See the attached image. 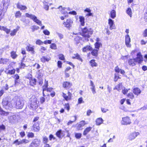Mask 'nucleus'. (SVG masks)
I'll return each instance as SVG.
<instances>
[{
    "label": "nucleus",
    "instance_id": "423d86ee",
    "mask_svg": "<svg viewBox=\"0 0 147 147\" xmlns=\"http://www.w3.org/2000/svg\"><path fill=\"white\" fill-rule=\"evenodd\" d=\"M3 107L6 109H9L12 107L11 102L7 100L6 99H4L2 102Z\"/></svg>",
    "mask_w": 147,
    "mask_h": 147
},
{
    "label": "nucleus",
    "instance_id": "e433bc0d",
    "mask_svg": "<svg viewBox=\"0 0 147 147\" xmlns=\"http://www.w3.org/2000/svg\"><path fill=\"white\" fill-rule=\"evenodd\" d=\"M49 141L48 138L46 136H44L43 138L42 142L44 144H47Z\"/></svg>",
    "mask_w": 147,
    "mask_h": 147
},
{
    "label": "nucleus",
    "instance_id": "338daca9",
    "mask_svg": "<svg viewBox=\"0 0 147 147\" xmlns=\"http://www.w3.org/2000/svg\"><path fill=\"white\" fill-rule=\"evenodd\" d=\"M38 82L39 83V84L40 86L42 85L43 83V80L42 79H38Z\"/></svg>",
    "mask_w": 147,
    "mask_h": 147
},
{
    "label": "nucleus",
    "instance_id": "0e129e2a",
    "mask_svg": "<svg viewBox=\"0 0 147 147\" xmlns=\"http://www.w3.org/2000/svg\"><path fill=\"white\" fill-rule=\"evenodd\" d=\"M49 140H51L52 139L54 140L56 139V138L54 137L53 136L52 134H50L49 136Z\"/></svg>",
    "mask_w": 147,
    "mask_h": 147
},
{
    "label": "nucleus",
    "instance_id": "ea45409f",
    "mask_svg": "<svg viewBox=\"0 0 147 147\" xmlns=\"http://www.w3.org/2000/svg\"><path fill=\"white\" fill-rule=\"evenodd\" d=\"M62 130H59L58 131H57L56 134V136L59 138H61V134Z\"/></svg>",
    "mask_w": 147,
    "mask_h": 147
},
{
    "label": "nucleus",
    "instance_id": "412c9836",
    "mask_svg": "<svg viewBox=\"0 0 147 147\" xmlns=\"http://www.w3.org/2000/svg\"><path fill=\"white\" fill-rule=\"evenodd\" d=\"M92 48L90 46L87 45L83 48L82 51L83 52H86L88 51H91Z\"/></svg>",
    "mask_w": 147,
    "mask_h": 147
},
{
    "label": "nucleus",
    "instance_id": "ddd939ff",
    "mask_svg": "<svg viewBox=\"0 0 147 147\" xmlns=\"http://www.w3.org/2000/svg\"><path fill=\"white\" fill-rule=\"evenodd\" d=\"M71 94L70 92H68V95L66 94L63 93V96L65 98V100L68 101L71 99Z\"/></svg>",
    "mask_w": 147,
    "mask_h": 147
},
{
    "label": "nucleus",
    "instance_id": "aec40b11",
    "mask_svg": "<svg viewBox=\"0 0 147 147\" xmlns=\"http://www.w3.org/2000/svg\"><path fill=\"white\" fill-rule=\"evenodd\" d=\"M48 86V81H46V80H45V83L44 85V86H43V96H45L46 95L45 94V91H46V88Z\"/></svg>",
    "mask_w": 147,
    "mask_h": 147
},
{
    "label": "nucleus",
    "instance_id": "09e8293b",
    "mask_svg": "<svg viewBox=\"0 0 147 147\" xmlns=\"http://www.w3.org/2000/svg\"><path fill=\"white\" fill-rule=\"evenodd\" d=\"M20 140L22 144H26L29 142V140L26 139H24Z\"/></svg>",
    "mask_w": 147,
    "mask_h": 147
},
{
    "label": "nucleus",
    "instance_id": "4468645a",
    "mask_svg": "<svg viewBox=\"0 0 147 147\" xmlns=\"http://www.w3.org/2000/svg\"><path fill=\"white\" fill-rule=\"evenodd\" d=\"M125 44L128 47H130L129 43L130 42V38L128 34H127L125 36Z\"/></svg>",
    "mask_w": 147,
    "mask_h": 147
},
{
    "label": "nucleus",
    "instance_id": "7c9ffc66",
    "mask_svg": "<svg viewBox=\"0 0 147 147\" xmlns=\"http://www.w3.org/2000/svg\"><path fill=\"white\" fill-rule=\"evenodd\" d=\"M72 58L73 59H76L82 61V59L80 57V55L78 53L74 54V56L72 57Z\"/></svg>",
    "mask_w": 147,
    "mask_h": 147
},
{
    "label": "nucleus",
    "instance_id": "4c0bfd02",
    "mask_svg": "<svg viewBox=\"0 0 147 147\" xmlns=\"http://www.w3.org/2000/svg\"><path fill=\"white\" fill-rule=\"evenodd\" d=\"M11 56L13 59H15L17 57V55L16 54V53L15 52L13 51L11 52Z\"/></svg>",
    "mask_w": 147,
    "mask_h": 147
},
{
    "label": "nucleus",
    "instance_id": "58836bf2",
    "mask_svg": "<svg viewBox=\"0 0 147 147\" xmlns=\"http://www.w3.org/2000/svg\"><path fill=\"white\" fill-rule=\"evenodd\" d=\"M13 144H15L16 145H19L22 144L21 140L19 141L18 139L15 141Z\"/></svg>",
    "mask_w": 147,
    "mask_h": 147
},
{
    "label": "nucleus",
    "instance_id": "8fccbe9b",
    "mask_svg": "<svg viewBox=\"0 0 147 147\" xmlns=\"http://www.w3.org/2000/svg\"><path fill=\"white\" fill-rule=\"evenodd\" d=\"M18 30L17 29H14L10 33V35L11 36H13L16 35Z\"/></svg>",
    "mask_w": 147,
    "mask_h": 147
},
{
    "label": "nucleus",
    "instance_id": "9d476101",
    "mask_svg": "<svg viewBox=\"0 0 147 147\" xmlns=\"http://www.w3.org/2000/svg\"><path fill=\"white\" fill-rule=\"evenodd\" d=\"M73 23V21L70 19H67L65 22L63 23L64 25L67 28H69L71 26Z\"/></svg>",
    "mask_w": 147,
    "mask_h": 147
},
{
    "label": "nucleus",
    "instance_id": "f8f14e48",
    "mask_svg": "<svg viewBox=\"0 0 147 147\" xmlns=\"http://www.w3.org/2000/svg\"><path fill=\"white\" fill-rule=\"evenodd\" d=\"M139 134V133L138 132L133 133L129 136V139L130 140H132L134 139Z\"/></svg>",
    "mask_w": 147,
    "mask_h": 147
},
{
    "label": "nucleus",
    "instance_id": "5fc2aeb1",
    "mask_svg": "<svg viewBox=\"0 0 147 147\" xmlns=\"http://www.w3.org/2000/svg\"><path fill=\"white\" fill-rule=\"evenodd\" d=\"M147 109V105H145L143 107L139 109L138 110H144Z\"/></svg>",
    "mask_w": 147,
    "mask_h": 147
},
{
    "label": "nucleus",
    "instance_id": "f03ea898",
    "mask_svg": "<svg viewBox=\"0 0 147 147\" xmlns=\"http://www.w3.org/2000/svg\"><path fill=\"white\" fill-rule=\"evenodd\" d=\"M28 107L30 109L33 110H36L38 107L37 98H34L32 99Z\"/></svg>",
    "mask_w": 147,
    "mask_h": 147
},
{
    "label": "nucleus",
    "instance_id": "0eeeda50",
    "mask_svg": "<svg viewBox=\"0 0 147 147\" xmlns=\"http://www.w3.org/2000/svg\"><path fill=\"white\" fill-rule=\"evenodd\" d=\"M40 140L39 139H34L30 145L29 147H37L39 146Z\"/></svg>",
    "mask_w": 147,
    "mask_h": 147
},
{
    "label": "nucleus",
    "instance_id": "c9c22d12",
    "mask_svg": "<svg viewBox=\"0 0 147 147\" xmlns=\"http://www.w3.org/2000/svg\"><path fill=\"white\" fill-rule=\"evenodd\" d=\"M126 13L130 17L132 16V12L131 9L130 8H128L126 11Z\"/></svg>",
    "mask_w": 147,
    "mask_h": 147
},
{
    "label": "nucleus",
    "instance_id": "79ce46f5",
    "mask_svg": "<svg viewBox=\"0 0 147 147\" xmlns=\"http://www.w3.org/2000/svg\"><path fill=\"white\" fill-rule=\"evenodd\" d=\"M27 136L29 138H33L34 137V134L32 132H29L28 133Z\"/></svg>",
    "mask_w": 147,
    "mask_h": 147
},
{
    "label": "nucleus",
    "instance_id": "052dcab7",
    "mask_svg": "<svg viewBox=\"0 0 147 147\" xmlns=\"http://www.w3.org/2000/svg\"><path fill=\"white\" fill-rule=\"evenodd\" d=\"M56 34L59 37L60 39H61L63 38V35L59 33L58 32H57Z\"/></svg>",
    "mask_w": 147,
    "mask_h": 147
},
{
    "label": "nucleus",
    "instance_id": "a18cd8bd",
    "mask_svg": "<svg viewBox=\"0 0 147 147\" xmlns=\"http://www.w3.org/2000/svg\"><path fill=\"white\" fill-rule=\"evenodd\" d=\"M130 90V88L128 89H127L125 88L124 87V88L122 90V92L124 94H125L128 91Z\"/></svg>",
    "mask_w": 147,
    "mask_h": 147
},
{
    "label": "nucleus",
    "instance_id": "a19ab883",
    "mask_svg": "<svg viewBox=\"0 0 147 147\" xmlns=\"http://www.w3.org/2000/svg\"><path fill=\"white\" fill-rule=\"evenodd\" d=\"M127 96L128 97L130 98L131 99H133L134 98V95L132 93H128L127 94Z\"/></svg>",
    "mask_w": 147,
    "mask_h": 147
},
{
    "label": "nucleus",
    "instance_id": "c756f323",
    "mask_svg": "<svg viewBox=\"0 0 147 147\" xmlns=\"http://www.w3.org/2000/svg\"><path fill=\"white\" fill-rule=\"evenodd\" d=\"M26 49L27 51L31 52L33 54L34 53V48L32 47H30V45L29 46H27L26 47Z\"/></svg>",
    "mask_w": 147,
    "mask_h": 147
},
{
    "label": "nucleus",
    "instance_id": "9b49d317",
    "mask_svg": "<svg viewBox=\"0 0 147 147\" xmlns=\"http://www.w3.org/2000/svg\"><path fill=\"white\" fill-rule=\"evenodd\" d=\"M29 80V82L30 85L32 86H34L36 85V80L32 77V76L31 74L29 75V77L28 78Z\"/></svg>",
    "mask_w": 147,
    "mask_h": 147
},
{
    "label": "nucleus",
    "instance_id": "774afa93",
    "mask_svg": "<svg viewBox=\"0 0 147 147\" xmlns=\"http://www.w3.org/2000/svg\"><path fill=\"white\" fill-rule=\"evenodd\" d=\"M59 59L63 60L64 59V57L62 54H60L59 55Z\"/></svg>",
    "mask_w": 147,
    "mask_h": 147
},
{
    "label": "nucleus",
    "instance_id": "603ef678",
    "mask_svg": "<svg viewBox=\"0 0 147 147\" xmlns=\"http://www.w3.org/2000/svg\"><path fill=\"white\" fill-rule=\"evenodd\" d=\"M39 28V27L38 26H33L32 28L31 29L32 30V31L34 32L35 30H37Z\"/></svg>",
    "mask_w": 147,
    "mask_h": 147
},
{
    "label": "nucleus",
    "instance_id": "4d7b16f0",
    "mask_svg": "<svg viewBox=\"0 0 147 147\" xmlns=\"http://www.w3.org/2000/svg\"><path fill=\"white\" fill-rule=\"evenodd\" d=\"M43 32L45 35H49L50 34V32L47 30H43Z\"/></svg>",
    "mask_w": 147,
    "mask_h": 147
},
{
    "label": "nucleus",
    "instance_id": "864d4df0",
    "mask_svg": "<svg viewBox=\"0 0 147 147\" xmlns=\"http://www.w3.org/2000/svg\"><path fill=\"white\" fill-rule=\"evenodd\" d=\"M65 108L68 111L70 109L69 105V103L65 104Z\"/></svg>",
    "mask_w": 147,
    "mask_h": 147
},
{
    "label": "nucleus",
    "instance_id": "39448f33",
    "mask_svg": "<svg viewBox=\"0 0 147 147\" xmlns=\"http://www.w3.org/2000/svg\"><path fill=\"white\" fill-rule=\"evenodd\" d=\"M3 4L0 7L1 11H2L4 12H5L9 5L10 0H3Z\"/></svg>",
    "mask_w": 147,
    "mask_h": 147
},
{
    "label": "nucleus",
    "instance_id": "c03bdc74",
    "mask_svg": "<svg viewBox=\"0 0 147 147\" xmlns=\"http://www.w3.org/2000/svg\"><path fill=\"white\" fill-rule=\"evenodd\" d=\"M43 43V42L41 41V40L40 39L37 40L36 42V44L38 45H41Z\"/></svg>",
    "mask_w": 147,
    "mask_h": 147
},
{
    "label": "nucleus",
    "instance_id": "bb28decb",
    "mask_svg": "<svg viewBox=\"0 0 147 147\" xmlns=\"http://www.w3.org/2000/svg\"><path fill=\"white\" fill-rule=\"evenodd\" d=\"M103 120L102 118H99L97 119L96 121V125H100L102 123Z\"/></svg>",
    "mask_w": 147,
    "mask_h": 147
},
{
    "label": "nucleus",
    "instance_id": "13d9d810",
    "mask_svg": "<svg viewBox=\"0 0 147 147\" xmlns=\"http://www.w3.org/2000/svg\"><path fill=\"white\" fill-rule=\"evenodd\" d=\"M5 129V127L4 125L2 124L0 125V130H4Z\"/></svg>",
    "mask_w": 147,
    "mask_h": 147
},
{
    "label": "nucleus",
    "instance_id": "7ed1b4c3",
    "mask_svg": "<svg viewBox=\"0 0 147 147\" xmlns=\"http://www.w3.org/2000/svg\"><path fill=\"white\" fill-rule=\"evenodd\" d=\"M24 105V100L22 97H18L16 102V105L17 109H22Z\"/></svg>",
    "mask_w": 147,
    "mask_h": 147
},
{
    "label": "nucleus",
    "instance_id": "6ab92c4d",
    "mask_svg": "<svg viewBox=\"0 0 147 147\" xmlns=\"http://www.w3.org/2000/svg\"><path fill=\"white\" fill-rule=\"evenodd\" d=\"M41 61L42 62H45L46 61L48 62L50 60V58L48 56H44L41 58Z\"/></svg>",
    "mask_w": 147,
    "mask_h": 147
},
{
    "label": "nucleus",
    "instance_id": "3c124183",
    "mask_svg": "<svg viewBox=\"0 0 147 147\" xmlns=\"http://www.w3.org/2000/svg\"><path fill=\"white\" fill-rule=\"evenodd\" d=\"M50 48L51 49H57V47L56 44L54 43L50 45Z\"/></svg>",
    "mask_w": 147,
    "mask_h": 147
},
{
    "label": "nucleus",
    "instance_id": "473e14b6",
    "mask_svg": "<svg viewBox=\"0 0 147 147\" xmlns=\"http://www.w3.org/2000/svg\"><path fill=\"white\" fill-rule=\"evenodd\" d=\"M63 86L65 88H69L70 87V83L69 82H66L63 83Z\"/></svg>",
    "mask_w": 147,
    "mask_h": 147
},
{
    "label": "nucleus",
    "instance_id": "4be33fe9",
    "mask_svg": "<svg viewBox=\"0 0 147 147\" xmlns=\"http://www.w3.org/2000/svg\"><path fill=\"white\" fill-rule=\"evenodd\" d=\"M92 129V127H88L86 128L84 131L83 135L86 136L91 130Z\"/></svg>",
    "mask_w": 147,
    "mask_h": 147
},
{
    "label": "nucleus",
    "instance_id": "bf43d9fd",
    "mask_svg": "<svg viewBox=\"0 0 147 147\" xmlns=\"http://www.w3.org/2000/svg\"><path fill=\"white\" fill-rule=\"evenodd\" d=\"M84 101L83 100V98L82 97L79 98L78 99V103L79 104L84 103Z\"/></svg>",
    "mask_w": 147,
    "mask_h": 147
},
{
    "label": "nucleus",
    "instance_id": "f704fd0d",
    "mask_svg": "<svg viewBox=\"0 0 147 147\" xmlns=\"http://www.w3.org/2000/svg\"><path fill=\"white\" fill-rule=\"evenodd\" d=\"M90 63L92 67H96L97 66V63L95 62V60L94 59L91 60Z\"/></svg>",
    "mask_w": 147,
    "mask_h": 147
},
{
    "label": "nucleus",
    "instance_id": "e2e57ef3",
    "mask_svg": "<svg viewBox=\"0 0 147 147\" xmlns=\"http://www.w3.org/2000/svg\"><path fill=\"white\" fill-rule=\"evenodd\" d=\"M86 124L85 123V121H82L80 122V127H82Z\"/></svg>",
    "mask_w": 147,
    "mask_h": 147
},
{
    "label": "nucleus",
    "instance_id": "37998d69",
    "mask_svg": "<svg viewBox=\"0 0 147 147\" xmlns=\"http://www.w3.org/2000/svg\"><path fill=\"white\" fill-rule=\"evenodd\" d=\"M82 136V134L80 133H76L75 134V137L77 139L80 138Z\"/></svg>",
    "mask_w": 147,
    "mask_h": 147
},
{
    "label": "nucleus",
    "instance_id": "5701e85b",
    "mask_svg": "<svg viewBox=\"0 0 147 147\" xmlns=\"http://www.w3.org/2000/svg\"><path fill=\"white\" fill-rule=\"evenodd\" d=\"M17 6L18 8L20 9L21 10H25L27 8L26 6L22 5L18 3Z\"/></svg>",
    "mask_w": 147,
    "mask_h": 147
},
{
    "label": "nucleus",
    "instance_id": "6e6d98bb",
    "mask_svg": "<svg viewBox=\"0 0 147 147\" xmlns=\"http://www.w3.org/2000/svg\"><path fill=\"white\" fill-rule=\"evenodd\" d=\"M47 49L45 48V47H41L40 49V51L42 53H44V51L46 50Z\"/></svg>",
    "mask_w": 147,
    "mask_h": 147
},
{
    "label": "nucleus",
    "instance_id": "2f4dec72",
    "mask_svg": "<svg viewBox=\"0 0 147 147\" xmlns=\"http://www.w3.org/2000/svg\"><path fill=\"white\" fill-rule=\"evenodd\" d=\"M15 70L14 69L11 70H7L5 71V72L7 74L12 75L15 73Z\"/></svg>",
    "mask_w": 147,
    "mask_h": 147
},
{
    "label": "nucleus",
    "instance_id": "1a4fd4ad",
    "mask_svg": "<svg viewBox=\"0 0 147 147\" xmlns=\"http://www.w3.org/2000/svg\"><path fill=\"white\" fill-rule=\"evenodd\" d=\"M131 123L130 120L128 117H126L122 118L121 121L122 124L125 125H129Z\"/></svg>",
    "mask_w": 147,
    "mask_h": 147
},
{
    "label": "nucleus",
    "instance_id": "dca6fc26",
    "mask_svg": "<svg viewBox=\"0 0 147 147\" xmlns=\"http://www.w3.org/2000/svg\"><path fill=\"white\" fill-rule=\"evenodd\" d=\"M33 127L34 130L35 131L38 132L40 130V128L39 126V124L37 123H34L33 126Z\"/></svg>",
    "mask_w": 147,
    "mask_h": 147
},
{
    "label": "nucleus",
    "instance_id": "c85d7f7f",
    "mask_svg": "<svg viewBox=\"0 0 147 147\" xmlns=\"http://www.w3.org/2000/svg\"><path fill=\"white\" fill-rule=\"evenodd\" d=\"M98 38H97V42L95 44V47L96 49L99 50L100 46H102V44L100 42H98Z\"/></svg>",
    "mask_w": 147,
    "mask_h": 147
},
{
    "label": "nucleus",
    "instance_id": "f257e3e1",
    "mask_svg": "<svg viewBox=\"0 0 147 147\" xmlns=\"http://www.w3.org/2000/svg\"><path fill=\"white\" fill-rule=\"evenodd\" d=\"M92 33L93 30L91 28H87V27H85L82 29V35L84 37L87 38L86 40L87 41L88 40V38H89Z\"/></svg>",
    "mask_w": 147,
    "mask_h": 147
},
{
    "label": "nucleus",
    "instance_id": "20e7f679",
    "mask_svg": "<svg viewBox=\"0 0 147 147\" xmlns=\"http://www.w3.org/2000/svg\"><path fill=\"white\" fill-rule=\"evenodd\" d=\"M26 16L27 17L30 18L31 19L33 20L34 22H36L40 26H42V24L41 21L38 20L37 17L35 15L26 13Z\"/></svg>",
    "mask_w": 147,
    "mask_h": 147
},
{
    "label": "nucleus",
    "instance_id": "2eb2a0df",
    "mask_svg": "<svg viewBox=\"0 0 147 147\" xmlns=\"http://www.w3.org/2000/svg\"><path fill=\"white\" fill-rule=\"evenodd\" d=\"M108 24L110 26V29L112 30L115 28L113 21L111 19H109Z\"/></svg>",
    "mask_w": 147,
    "mask_h": 147
},
{
    "label": "nucleus",
    "instance_id": "f3484780",
    "mask_svg": "<svg viewBox=\"0 0 147 147\" xmlns=\"http://www.w3.org/2000/svg\"><path fill=\"white\" fill-rule=\"evenodd\" d=\"M133 92L136 95L138 96L141 92L140 90L138 88H135L133 89Z\"/></svg>",
    "mask_w": 147,
    "mask_h": 147
},
{
    "label": "nucleus",
    "instance_id": "de8ad7c7",
    "mask_svg": "<svg viewBox=\"0 0 147 147\" xmlns=\"http://www.w3.org/2000/svg\"><path fill=\"white\" fill-rule=\"evenodd\" d=\"M2 29L7 34H9L10 32V30L9 29L4 27H3Z\"/></svg>",
    "mask_w": 147,
    "mask_h": 147
},
{
    "label": "nucleus",
    "instance_id": "69168bd1",
    "mask_svg": "<svg viewBox=\"0 0 147 147\" xmlns=\"http://www.w3.org/2000/svg\"><path fill=\"white\" fill-rule=\"evenodd\" d=\"M51 40H46L45 41L43 42L45 44H47V43L50 44L51 43Z\"/></svg>",
    "mask_w": 147,
    "mask_h": 147
},
{
    "label": "nucleus",
    "instance_id": "a211bd4d",
    "mask_svg": "<svg viewBox=\"0 0 147 147\" xmlns=\"http://www.w3.org/2000/svg\"><path fill=\"white\" fill-rule=\"evenodd\" d=\"M135 60L134 58L130 59L128 61V64L129 65L132 66L135 65L136 64Z\"/></svg>",
    "mask_w": 147,
    "mask_h": 147
},
{
    "label": "nucleus",
    "instance_id": "393cba45",
    "mask_svg": "<svg viewBox=\"0 0 147 147\" xmlns=\"http://www.w3.org/2000/svg\"><path fill=\"white\" fill-rule=\"evenodd\" d=\"M9 61V59L7 58H1L0 59V64L2 63L3 64H6Z\"/></svg>",
    "mask_w": 147,
    "mask_h": 147
},
{
    "label": "nucleus",
    "instance_id": "b1692460",
    "mask_svg": "<svg viewBox=\"0 0 147 147\" xmlns=\"http://www.w3.org/2000/svg\"><path fill=\"white\" fill-rule=\"evenodd\" d=\"M79 21L81 23V26H84L85 24V18L82 16H80L79 17Z\"/></svg>",
    "mask_w": 147,
    "mask_h": 147
},
{
    "label": "nucleus",
    "instance_id": "6e6552de",
    "mask_svg": "<svg viewBox=\"0 0 147 147\" xmlns=\"http://www.w3.org/2000/svg\"><path fill=\"white\" fill-rule=\"evenodd\" d=\"M136 56L137 57L134 58L136 63H138L139 64L142 63L143 61V58L141 53H138Z\"/></svg>",
    "mask_w": 147,
    "mask_h": 147
},
{
    "label": "nucleus",
    "instance_id": "a878e982",
    "mask_svg": "<svg viewBox=\"0 0 147 147\" xmlns=\"http://www.w3.org/2000/svg\"><path fill=\"white\" fill-rule=\"evenodd\" d=\"M110 16L113 18H114L116 16V13L115 10H112L110 12Z\"/></svg>",
    "mask_w": 147,
    "mask_h": 147
},
{
    "label": "nucleus",
    "instance_id": "72a5a7b5",
    "mask_svg": "<svg viewBox=\"0 0 147 147\" xmlns=\"http://www.w3.org/2000/svg\"><path fill=\"white\" fill-rule=\"evenodd\" d=\"M98 50L97 49H94L91 52L92 55L95 56H96L98 55Z\"/></svg>",
    "mask_w": 147,
    "mask_h": 147
},
{
    "label": "nucleus",
    "instance_id": "49530a36",
    "mask_svg": "<svg viewBox=\"0 0 147 147\" xmlns=\"http://www.w3.org/2000/svg\"><path fill=\"white\" fill-rule=\"evenodd\" d=\"M22 13L20 11H17L15 13V17L17 18H20L21 16Z\"/></svg>",
    "mask_w": 147,
    "mask_h": 147
},
{
    "label": "nucleus",
    "instance_id": "cd10ccee",
    "mask_svg": "<svg viewBox=\"0 0 147 147\" xmlns=\"http://www.w3.org/2000/svg\"><path fill=\"white\" fill-rule=\"evenodd\" d=\"M122 85L121 83H119V84L115 86L114 88V90H117L118 91H120L122 88Z\"/></svg>",
    "mask_w": 147,
    "mask_h": 147
},
{
    "label": "nucleus",
    "instance_id": "680f3d73",
    "mask_svg": "<svg viewBox=\"0 0 147 147\" xmlns=\"http://www.w3.org/2000/svg\"><path fill=\"white\" fill-rule=\"evenodd\" d=\"M42 75L40 73L39 71L38 73L37 74V78L38 79H40L42 78Z\"/></svg>",
    "mask_w": 147,
    "mask_h": 147
}]
</instances>
